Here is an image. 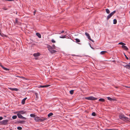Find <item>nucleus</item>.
<instances>
[{
  "mask_svg": "<svg viewBox=\"0 0 130 130\" xmlns=\"http://www.w3.org/2000/svg\"><path fill=\"white\" fill-rule=\"evenodd\" d=\"M35 120L36 121L41 122L47 119V118L44 117L40 118L38 117H35Z\"/></svg>",
  "mask_w": 130,
  "mask_h": 130,
  "instance_id": "1",
  "label": "nucleus"
},
{
  "mask_svg": "<svg viewBox=\"0 0 130 130\" xmlns=\"http://www.w3.org/2000/svg\"><path fill=\"white\" fill-rule=\"evenodd\" d=\"M119 117L120 119L124 121H129V119L126 117L124 115L121 114L119 115Z\"/></svg>",
  "mask_w": 130,
  "mask_h": 130,
  "instance_id": "2",
  "label": "nucleus"
},
{
  "mask_svg": "<svg viewBox=\"0 0 130 130\" xmlns=\"http://www.w3.org/2000/svg\"><path fill=\"white\" fill-rule=\"evenodd\" d=\"M47 47L48 50L52 54L55 53L56 52L55 50H54L53 47L52 46L50 45H48Z\"/></svg>",
  "mask_w": 130,
  "mask_h": 130,
  "instance_id": "3",
  "label": "nucleus"
},
{
  "mask_svg": "<svg viewBox=\"0 0 130 130\" xmlns=\"http://www.w3.org/2000/svg\"><path fill=\"white\" fill-rule=\"evenodd\" d=\"M8 121V120H3L0 122L1 124L5 125L7 124V123Z\"/></svg>",
  "mask_w": 130,
  "mask_h": 130,
  "instance_id": "4",
  "label": "nucleus"
},
{
  "mask_svg": "<svg viewBox=\"0 0 130 130\" xmlns=\"http://www.w3.org/2000/svg\"><path fill=\"white\" fill-rule=\"evenodd\" d=\"M85 99L88 100H95L97 99L96 98H95L92 96L85 98Z\"/></svg>",
  "mask_w": 130,
  "mask_h": 130,
  "instance_id": "5",
  "label": "nucleus"
},
{
  "mask_svg": "<svg viewBox=\"0 0 130 130\" xmlns=\"http://www.w3.org/2000/svg\"><path fill=\"white\" fill-rule=\"evenodd\" d=\"M17 114V116H18V117L19 118H22L23 119H26V118L25 117H23L21 114L19 113L18 112H16Z\"/></svg>",
  "mask_w": 130,
  "mask_h": 130,
  "instance_id": "6",
  "label": "nucleus"
},
{
  "mask_svg": "<svg viewBox=\"0 0 130 130\" xmlns=\"http://www.w3.org/2000/svg\"><path fill=\"white\" fill-rule=\"evenodd\" d=\"M116 12L115 11H113V12H111L110 14H109L108 16L107 17V20H108Z\"/></svg>",
  "mask_w": 130,
  "mask_h": 130,
  "instance_id": "7",
  "label": "nucleus"
},
{
  "mask_svg": "<svg viewBox=\"0 0 130 130\" xmlns=\"http://www.w3.org/2000/svg\"><path fill=\"white\" fill-rule=\"evenodd\" d=\"M17 112L21 115L24 114L26 113V111H20Z\"/></svg>",
  "mask_w": 130,
  "mask_h": 130,
  "instance_id": "8",
  "label": "nucleus"
},
{
  "mask_svg": "<svg viewBox=\"0 0 130 130\" xmlns=\"http://www.w3.org/2000/svg\"><path fill=\"white\" fill-rule=\"evenodd\" d=\"M50 86V85H43V86H39L38 87L39 88H44V87H49Z\"/></svg>",
  "mask_w": 130,
  "mask_h": 130,
  "instance_id": "9",
  "label": "nucleus"
},
{
  "mask_svg": "<svg viewBox=\"0 0 130 130\" xmlns=\"http://www.w3.org/2000/svg\"><path fill=\"white\" fill-rule=\"evenodd\" d=\"M122 47L125 50L127 51L128 50V48L126 46L123 45L122 46Z\"/></svg>",
  "mask_w": 130,
  "mask_h": 130,
  "instance_id": "10",
  "label": "nucleus"
},
{
  "mask_svg": "<svg viewBox=\"0 0 130 130\" xmlns=\"http://www.w3.org/2000/svg\"><path fill=\"white\" fill-rule=\"evenodd\" d=\"M40 54L39 53H35L34 54L33 56L35 57H37L40 56Z\"/></svg>",
  "mask_w": 130,
  "mask_h": 130,
  "instance_id": "11",
  "label": "nucleus"
},
{
  "mask_svg": "<svg viewBox=\"0 0 130 130\" xmlns=\"http://www.w3.org/2000/svg\"><path fill=\"white\" fill-rule=\"evenodd\" d=\"M27 99V98L26 97L23 99L22 101V104H24L25 103V101Z\"/></svg>",
  "mask_w": 130,
  "mask_h": 130,
  "instance_id": "12",
  "label": "nucleus"
},
{
  "mask_svg": "<svg viewBox=\"0 0 130 130\" xmlns=\"http://www.w3.org/2000/svg\"><path fill=\"white\" fill-rule=\"evenodd\" d=\"M9 89H10V90H11L12 91H17L18 90V89L16 88H9Z\"/></svg>",
  "mask_w": 130,
  "mask_h": 130,
  "instance_id": "13",
  "label": "nucleus"
},
{
  "mask_svg": "<svg viewBox=\"0 0 130 130\" xmlns=\"http://www.w3.org/2000/svg\"><path fill=\"white\" fill-rule=\"evenodd\" d=\"M107 98L108 100L110 101H114L116 100L115 99H112L109 97H107Z\"/></svg>",
  "mask_w": 130,
  "mask_h": 130,
  "instance_id": "14",
  "label": "nucleus"
},
{
  "mask_svg": "<svg viewBox=\"0 0 130 130\" xmlns=\"http://www.w3.org/2000/svg\"><path fill=\"white\" fill-rule=\"evenodd\" d=\"M123 66L129 69L130 68V65H129L127 64L125 65H123Z\"/></svg>",
  "mask_w": 130,
  "mask_h": 130,
  "instance_id": "15",
  "label": "nucleus"
},
{
  "mask_svg": "<svg viewBox=\"0 0 130 130\" xmlns=\"http://www.w3.org/2000/svg\"><path fill=\"white\" fill-rule=\"evenodd\" d=\"M1 66L6 71H8L9 70V69H7L6 68L4 67L3 66L1 65Z\"/></svg>",
  "mask_w": 130,
  "mask_h": 130,
  "instance_id": "16",
  "label": "nucleus"
},
{
  "mask_svg": "<svg viewBox=\"0 0 130 130\" xmlns=\"http://www.w3.org/2000/svg\"><path fill=\"white\" fill-rule=\"evenodd\" d=\"M36 35L39 38H41V35L40 34L38 33H36Z\"/></svg>",
  "mask_w": 130,
  "mask_h": 130,
  "instance_id": "17",
  "label": "nucleus"
},
{
  "mask_svg": "<svg viewBox=\"0 0 130 130\" xmlns=\"http://www.w3.org/2000/svg\"><path fill=\"white\" fill-rule=\"evenodd\" d=\"M53 114L52 113H50L48 115V117H50L53 116Z\"/></svg>",
  "mask_w": 130,
  "mask_h": 130,
  "instance_id": "18",
  "label": "nucleus"
},
{
  "mask_svg": "<svg viewBox=\"0 0 130 130\" xmlns=\"http://www.w3.org/2000/svg\"><path fill=\"white\" fill-rule=\"evenodd\" d=\"M107 52L106 51H102L101 52H100V54L102 55H103L104 54L106 53Z\"/></svg>",
  "mask_w": 130,
  "mask_h": 130,
  "instance_id": "19",
  "label": "nucleus"
},
{
  "mask_svg": "<svg viewBox=\"0 0 130 130\" xmlns=\"http://www.w3.org/2000/svg\"><path fill=\"white\" fill-rule=\"evenodd\" d=\"M25 121H18V122L19 123H20L21 124H24V123Z\"/></svg>",
  "mask_w": 130,
  "mask_h": 130,
  "instance_id": "20",
  "label": "nucleus"
},
{
  "mask_svg": "<svg viewBox=\"0 0 130 130\" xmlns=\"http://www.w3.org/2000/svg\"><path fill=\"white\" fill-rule=\"evenodd\" d=\"M117 21L116 19H114L113 20V24H116L117 23Z\"/></svg>",
  "mask_w": 130,
  "mask_h": 130,
  "instance_id": "21",
  "label": "nucleus"
},
{
  "mask_svg": "<svg viewBox=\"0 0 130 130\" xmlns=\"http://www.w3.org/2000/svg\"><path fill=\"white\" fill-rule=\"evenodd\" d=\"M105 100L103 99H100L99 100V101H101L102 102H104L105 101Z\"/></svg>",
  "mask_w": 130,
  "mask_h": 130,
  "instance_id": "22",
  "label": "nucleus"
},
{
  "mask_svg": "<svg viewBox=\"0 0 130 130\" xmlns=\"http://www.w3.org/2000/svg\"><path fill=\"white\" fill-rule=\"evenodd\" d=\"M75 40L76 41V42L77 43L79 42H80V40L77 38H76L75 39Z\"/></svg>",
  "mask_w": 130,
  "mask_h": 130,
  "instance_id": "23",
  "label": "nucleus"
},
{
  "mask_svg": "<svg viewBox=\"0 0 130 130\" xmlns=\"http://www.w3.org/2000/svg\"><path fill=\"white\" fill-rule=\"evenodd\" d=\"M106 11L107 13L108 14L110 13V11L108 9H106Z\"/></svg>",
  "mask_w": 130,
  "mask_h": 130,
  "instance_id": "24",
  "label": "nucleus"
},
{
  "mask_svg": "<svg viewBox=\"0 0 130 130\" xmlns=\"http://www.w3.org/2000/svg\"><path fill=\"white\" fill-rule=\"evenodd\" d=\"M88 37V39L89 40H90L92 41L93 42H94V41H93V40H92L91 39L90 36H89L88 37Z\"/></svg>",
  "mask_w": 130,
  "mask_h": 130,
  "instance_id": "25",
  "label": "nucleus"
},
{
  "mask_svg": "<svg viewBox=\"0 0 130 130\" xmlns=\"http://www.w3.org/2000/svg\"><path fill=\"white\" fill-rule=\"evenodd\" d=\"M17 118V116L16 115L12 117V118L13 119H16Z\"/></svg>",
  "mask_w": 130,
  "mask_h": 130,
  "instance_id": "26",
  "label": "nucleus"
},
{
  "mask_svg": "<svg viewBox=\"0 0 130 130\" xmlns=\"http://www.w3.org/2000/svg\"><path fill=\"white\" fill-rule=\"evenodd\" d=\"M73 92H74V90H70V94H73Z\"/></svg>",
  "mask_w": 130,
  "mask_h": 130,
  "instance_id": "27",
  "label": "nucleus"
},
{
  "mask_svg": "<svg viewBox=\"0 0 130 130\" xmlns=\"http://www.w3.org/2000/svg\"><path fill=\"white\" fill-rule=\"evenodd\" d=\"M30 116L32 117H35V115L34 114H31Z\"/></svg>",
  "mask_w": 130,
  "mask_h": 130,
  "instance_id": "28",
  "label": "nucleus"
},
{
  "mask_svg": "<svg viewBox=\"0 0 130 130\" xmlns=\"http://www.w3.org/2000/svg\"><path fill=\"white\" fill-rule=\"evenodd\" d=\"M17 128L19 130H21L22 129V128L20 126L18 127Z\"/></svg>",
  "mask_w": 130,
  "mask_h": 130,
  "instance_id": "29",
  "label": "nucleus"
},
{
  "mask_svg": "<svg viewBox=\"0 0 130 130\" xmlns=\"http://www.w3.org/2000/svg\"><path fill=\"white\" fill-rule=\"evenodd\" d=\"M119 44L121 45H125V44L121 42L119 43Z\"/></svg>",
  "mask_w": 130,
  "mask_h": 130,
  "instance_id": "30",
  "label": "nucleus"
},
{
  "mask_svg": "<svg viewBox=\"0 0 130 130\" xmlns=\"http://www.w3.org/2000/svg\"><path fill=\"white\" fill-rule=\"evenodd\" d=\"M85 34L87 37H88L90 36L89 34L87 32H85Z\"/></svg>",
  "mask_w": 130,
  "mask_h": 130,
  "instance_id": "31",
  "label": "nucleus"
},
{
  "mask_svg": "<svg viewBox=\"0 0 130 130\" xmlns=\"http://www.w3.org/2000/svg\"><path fill=\"white\" fill-rule=\"evenodd\" d=\"M92 115L93 116H95L96 115V113L95 112H93L92 113Z\"/></svg>",
  "mask_w": 130,
  "mask_h": 130,
  "instance_id": "32",
  "label": "nucleus"
},
{
  "mask_svg": "<svg viewBox=\"0 0 130 130\" xmlns=\"http://www.w3.org/2000/svg\"><path fill=\"white\" fill-rule=\"evenodd\" d=\"M66 35H64L63 36H62V37L60 36L59 37L60 38H66Z\"/></svg>",
  "mask_w": 130,
  "mask_h": 130,
  "instance_id": "33",
  "label": "nucleus"
},
{
  "mask_svg": "<svg viewBox=\"0 0 130 130\" xmlns=\"http://www.w3.org/2000/svg\"><path fill=\"white\" fill-rule=\"evenodd\" d=\"M51 41L52 43H55L56 42V41H55L53 39Z\"/></svg>",
  "mask_w": 130,
  "mask_h": 130,
  "instance_id": "34",
  "label": "nucleus"
},
{
  "mask_svg": "<svg viewBox=\"0 0 130 130\" xmlns=\"http://www.w3.org/2000/svg\"><path fill=\"white\" fill-rule=\"evenodd\" d=\"M3 1H14V0H3Z\"/></svg>",
  "mask_w": 130,
  "mask_h": 130,
  "instance_id": "35",
  "label": "nucleus"
},
{
  "mask_svg": "<svg viewBox=\"0 0 130 130\" xmlns=\"http://www.w3.org/2000/svg\"><path fill=\"white\" fill-rule=\"evenodd\" d=\"M52 47H53V48L54 50L55 49L56 46L54 45H53V46Z\"/></svg>",
  "mask_w": 130,
  "mask_h": 130,
  "instance_id": "36",
  "label": "nucleus"
},
{
  "mask_svg": "<svg viewBox=\"0 0 130 130\" xmlns=\"http://www.w3.org/2000/svg\"><path fill=\"white\" fill-rule=\"evenodd\" d=\"M124 56H125L126 58L127 59H128V57H127V56H126L125 54H124Z\"/></svg>",
  "mask_w": 130,
  "mask_h": 130,
  "instance_id": "37",
  "label": "nucleus"
},
{
  "mask_svg": "<svg viewBox=\"0 0 130 130\" xmlns=\"http://www.w3.org/2000/svg\"><path fill=\"white\" fill-rule=\"evenodd\" d=\"M3 119V118L2 117H0V120H2Z\"/></svg>",
  "mask_w": 130,
  "mask_h": 130,
  "instance_id": "38",
  "label": "nucleus"
},
{
  "mask_svg": "<svg viewBox=\"0 0 130 130\" xmlns=\"http://www.w3.org/2000/svg\"><path fill=\"white\" fill-rule=\"evenodd\" d=\"M64 32V31L63 30L61 32H60V33H58V34H60L61 33H63Z\"/></svg>",
  "mask_w": 130,
  "mask_h": 130,
  "instance_id": "39",
  "label": "nucleus"
},
{
  "mask_svg": "<svg viewBox=\"0 0 130 130\" xmlns=\"http://www.w3.org/2000/svg\"><path fill=\"white\" fill-rule=\"evenodd\" d=\"M36 12V11L35 10V11H34V15H35Z\"/></svg>",
  "mask_w": 130,
  "mask_h": 130,
  "instance_id": "40",
  "label": "nucleus"
},
{
  "mask_svg": "<svg viewBox=\"0 0 130 130\" xmlns=\"http://www.w3.org/2000/svg\"><path fill=\"white\" fill-rule=\"evenodd\" d=\"M125 87H126V88H130V87H128V86H125Z\"/></svg>",
  "mask_w": 130,
  "mask_h": 130,
  "instance_id": "41",
  "label": "nucleus"
},
{
  "mask_svg": "<svg viewBox=\"0 0 130 130\" xmlns=\"http://www.w3.org/2000/svg\"><path fill=\"white\" fill-rule=\"evenodd\" d=\"M107 130H118L112 129H107Z\"/></svg>",
  "mask_w": 130,
  "mask_h": 130,
  "instance_id": "42",
  "label": "nucleus"
},
{
  "mask_svg": "<svg viewBox=\"0 0 130 130\" xmlns=\"http://www.w3.org/2000/svg\"><path fill=\"white\" fill-rule=\"evenodd\" d=\"M3 9H4V10H6V8H3Z\"/></svg>",
  "mask_w": 130,
  "mask_h": 130,
  "instance_id": "43",
  "label": "nucleus"
},
{
  "mask_svg": "<svg viewBox=\"0 0 130 130\" xmlns=\"http://www.w3.org/2000/svg\"><path fill=\"white\" fill-rule=\"evenodd\" d=\"M37 93H36V95H37Z\"/></svg>",
  "mask_w": 130,
  "mask_h": 130,
  "instance_id": "44",
  "label": "nucleus"
},
{
  "mask_svg": "<svg viewBox=\"0 0 130 130\" xmlns=\"http://www.w3.org/2000/svg\"><path fill=\"white\" fill-rule=\"evenodd\" d=\"M17 20H16V22H17Z\"/></svg>",
  "mask_w": 130,
  "mask_h": 130,
  "instance_id": "45",
  "label": "nucleus"
},
{
  "mask_svg": "<svg viewBox=\"0 0 130 130\" xmlns=\"http://www.w3.org/2000/svg\"><path fill=\"white\" fill-rule=\"evenodd\" d=\"M129 116L130 117V114L129 115Z\"/></svg>",
  "mask_w": 130,
  "mask_h": 130,
  "instance_id": "46",
  "label": "nucleus"
},
{
  "mask_svg": "<svg viewBox=\"0 0 130 130\" xmlns=\"http://www.w3.org/2000/svg\"><path fill=\"white\" fill-rule=\"evenodd\" d=\"M129 64H130V63H129Z\"/></svg>",
  "mask_w": 130,
  "mask_h": 130,
  "instance_id": "47",
  "label": "nucleus"
},
{
  "mask_svg": "<svg viewBox=\"0 0 130 130\" xmlns=\"http://www.w3.org/2000/svg\"><path fill=\"white\" fill-rule=\"evenodd\" d=\"M129 13H130V11L129 12Z\"/></svg>",
  "mask_w": 130,
  "mask_h": 130,
  "instance_id": "48",
  "label": "nucleus"
}]
</instances>
